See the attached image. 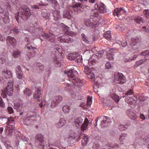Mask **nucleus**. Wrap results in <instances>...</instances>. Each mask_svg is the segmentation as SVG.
I'll return each mask as SVG.
<instances>
[{
    "label": "nucleus",
    "instance_id": "f257e3e1",
    "mask_svg": "<svg viewBox=\"0 0 149 149\" xmlns=\"http://www.w3.org/2000/svg\"><path fill=\"white\" fill-rule=\"evenodd\" d=\"M77 73V72L72 68L68 71H65L64 72L65 74L68 76L70 81H72L74 85L79 87L80 86H82L83 84L81 81L76 79L75 75Z\"/></svg>",
    "mask_w": 149,
    "mask_h": 149
},
{
    "label": "nucleus",
    "instance_id": "f03ea898",
    "mask_svg": "<svg viewBox=\"0 0 149 149\" xmlns=\"http://www.w3.org/2000/svg\"><path fill=\"white\" fill-rule=\"evenodd\" d=\"M83 119L81 117H78L74 120V122L77 127L80 128L83 131L86 130L89 123L88 119L86 118L83 124Z\"/></svg>",
    "mask_w": 149,
    "mask_h": 149
},
{
    "label": "nucleus",
    "instance_id": "7ed1b4c3",
    "mask_svg": "<svg viewBox=\"0 0 149 149\" xmlns=\"http://www.w3.org/2000/svg\"><path fill=\"white\" fill-rule=\"evenodd\" d=\"M70 9H72V13L74 15H77L84 10V8L82 5L77 3L70 6Z\"/></svg>",
    "mask_w": 149,
    "mask_h": 149
},
{
    "label": "nucleus",
    "instance_id": "20e7f679",
    "mask_svg": "<svg viewBox=\"0 0 149 149\" xmlns=\"http://www.w3.org/2000/svg\"><path fill=\"white\" fill-rule=\"evenodd\" d=\"M31 15L30 10L27 7L24 8L22 10L18 12V15L23 20H26Z\"/></svg>",
    "mask_w": 149,
    "mask_h": 149
},
{
    "label": "nucleus",
    "instance_id": "39448f33",
    "mask_svg": "<svg viewBox=\"0 0 149 149\" xmlns=\"http://www.w3.org/2000/svg\"><path fill=\"white\" fill-rule=\"evenodd\" d=\"M54 50L56 53H59V56L58 57H56V58L54 59V63L57 64L56 65V67H59L61 66V61L59 60V57L61 56V53L62 52V47L58 45H56L55 46Z\"/></svg>",
    "mask_w": 149,
    "mask_h": 149
},
{
    "label": "nucleus",
    "instance_id": "423d86ee",
    "mask_svg": "<svg viewBox=\"0 0 149 149\" xmlns=\"http://www.w3.org/2000/svg\"><path fill=\"white\" fill-rule=\"evenodd\" d=\"M114 80L117 83L121 84L125 83L126 81L125 77L121 73H117L115 74Z\"/></svg>",
    "mask_w": 149,
    "mask_h": 149
},
{
    "label": "nucleus",
    "instance_id": "0eeeda50",
    "mask_svg": "<svg viewBox=\"0 0 149 149\" xmlns=\"http://www.w3.org/2000/svg\"><path fill=\"white\" fill-rule=\"evenodd\" d=\"M84 22V24L87 26H95L98 24V21L95 18L89 17L85 19Z\"/></svg>",
    "mask_w": 149,
    "mask_h": 149
},
{
    "label": "nucleus",
    "instance_id": "6e6552de",
    "mask_svg": "<svg viewBox=\"0 0 149 149\" xmlns=\"http://www.w3.org/2000/svg\"><path fill=\"white\" fill-rule=\"evenodd\" d=\"M125 11L122 8H117L114 10V15H116L119 19H122Z\"/></svg>",
    "mask_w": 149,
    "mask_h": 149
},
{
    "label": "nucleus",
    "instance_id": "1a4fd4ad",
    "mask_svg": "<svg viewBox=\"0 0 149 149\" xmlns=\"http://www.w3.org/2000/svg\"><path fill=\"white\" fill-rule=\"evenodd\" d=\"M13 81L8 82L6 88L4 91L5 94H7L9 96H11L13 93Z\"/></svg>",
    "mask_w": 149,
    "mask_h": 149
},
{
    "label": "nucleus",
    "instance_id": "9d476101",
    "mask_svg": "<svg viewBox=\"0 0 149 149\" xmlns=\"http://www.w3.org/2000/svg\"><path fill=\"white\" fill-rule=\"evenodd\" d=\"M58 40L61 42L66 43L70 44L74 41L73 39L70 38L68 36H62L59 37Z\"/></svg>",
    "mask_w": 149,
    "mask_h": 149
},
{
    "label": "nucleus",
    "instance_id": "9b49d317",
    "mask_svg": "<svg viewBox=\"0 0 149 149\" xmlns=\"http://www.w3.org/2000/svg\"><path fill=\"white\" fill-rule=\"evenodd\" d=\"M36 142L38 143L39 146H43V149H44V141L43 136L40 134H38L36 136Z\"/></svg>",
    "mask_w": 149,
    "mask_h": 149
},
{
    "label": "nucleus",
    "instance_id": "f8f14e48",
    "mask_svg": "<svg viewBox=\"0 0 149 149\" xmlns=\"http://www.w3.org/2000/svg\"><path fill=\"white\" fill-rule=\"evenodd\" d=\"M79 134V133H76L73 131H71L67 136L66 139L68 142H70L71 140L74 139L78 137Z\"/></svg>",
    "mask_w": 149,
    "mask_h": 149
},
{
    "label": "nucleus",
    "instance_id": "ddd939ff",
    "mask_svg": "<svg viewBox=\"0 0 149 149\" xmlns=\"http://www.w3.org/2000/svg\"><path fill=\"white\" fill-rule=\"evenodd\" d=\"M42 36L47 39L48 41L54 43L55 36L52 33L49 32L48 34H45L42 35Z\"/></svg>",
    "mask_w": 149,
    "mask_h": 149
},
{
    "label": "nucleus",
    "instance_id": "4468645a",
    "mask_svg": "<svg viewBox=\"0 0 149 149\" xmlns=\"http://www.w3.org/2000/svg\"><path fill=\"white\" fill-rule=\"evenodd\" d=\"M9 63V61L7 57V55L5 53H4L0 55V64H4L7 65Z\"/></svg>",
    "mask_w": 149,
    "mask_h": 149
},
{
    "label": "nucleus",
    "instance_id": "2eb2a0df",
    "mask_svg": "<svg viewBox=\"0 0 149 149\" xmlns=\"http://www.w3.org/2000/svg\"><path fill=\"white\" fill-rule=\"evenodd\" d=\"M125 100L132 107H134L136 104V101L132 97H127Z\"/></svg>",
    "mask_w": 149,
    "mask_h": 149
},
{
    "label": "nucleus",
    "instance_id": "dca6fc26",
    "mask_svg": "<svg viewBox=\"0 0 149 149\" xmlns=\"http://www.w3.org/2000/svg\"><path fill=\"white\" fill-rule=\"evenodd\" d=\"M95 7L97 8V10L102 13H105L106 11V9L104 7V4L102 3H100L98 4H96L95 5Z\"/></svg>",
    "mask_w": 149,
    "mask_h": 149
},
{
    "label": "nucleus",
    "instance_id": "f3484780",
    "mask_svg": "<svg viewBox=\"0 0 149 149\" xmlns=\"http://www.w3.org/2000/svg\"><path fill=\"white\" fill-rule=\"evenodd\" d=\"M84 71L87 75L88 78L92 79L95 78V75L93 72H91V70L88 68V67L86 65L85 66Z\"/></svg>",
    "mask_w": 149,
    "mask_h": 149
},
{
    "label": "nucleus",
    "instance_id": "a211bd4d",
    "mask_svg": "<svg viewBox=\"0 0 149 149\" xmlns=\"http://www.w3.org/2000/svg\"><path fill=\"white\" fill-rule=\"evenodd\" d=\"M13 119V118H12L10 120H8L9 124L5 128V130L7 132H8L9 133H10L12 132V130L13 129L14 127L13 125H10L9 124L12 123L13 124V123H14Z\"/></svg>",
    "mask_w": 149,
    "mask_h": 149
},
{
    "label": "nucleus",
    "instance_id": "6ab92c4d",
    "mask_svg": "<svg viewBox=\"0 0 149 149\" xmlns=\"http://www.w3.org/2000/svg\"><path fill=\"white\" fill-rule=\"evenodd\" d=\"M61 100V97L56 96L54 97L52 99L51 104V107L53 108L57 105Z\"/></svg>",
    "mask_w": 149,
    "mask_h": 149
},
{
    "label": "nucleus",
    "instance_id": "aec40b11",
    "mask_svg": "<svg viewBox=\"0 0 149 149\" xmlns=\"http://www.w3.org/2000/svg\"><path fill=\"white\" fill-rule=\"evenodd\" d=\"M72 9H70V7L67 8V10H65L63 12V16L64 17L70 19L71 17V13H72Z\"/></svg>",
    "mask_w": 149,
    "mask_h": 149
},
{
    "label": "nucleus",
    "instance_id": "412c9836",
    "mask_svg": "<svg viewBox=\"0 0 149 149\" xmlns=\"http://www.w3.org/2000/svg\"><path fill=\"white\" fill-rule=\"evenodd\" d=\"M6 41L7 44L9 45L13 46L15 45L16 40L14 38L10 36H8L6 38Z\"/></svg>",
    "mask_w": 149,
    "mask_h": 149
},
{
    "label": "nucleus",
    "instance_id": "4be33fe9",
    "mask_svg": "<svg viewBox=\"0 0 149 149\" xmlns=\"http://www.w3.org/2000/svg\"><path fill=\"white\" fill-rule=\"evenodd\" d=\"M80 57V56H78V54L77 53H72L69 55L68 58L71 60H75L76 62L77 63L79 62V59Z\"/></svg>",
    "mask_w": 149,
    "mask_h": 149
},
{
    "label": "nucleus",
    "instance_id": "5701e85b",
    "mask_svg": "<svg viewBox=\"0 0 149 149\" xmlns=\"http://www.w3.org/2000/svg\"><path fill=\"white\" fill-rule=\"evenodd\" d=\"M41 88L38 87H36V93L33 95V98L34 99L38 98V101L40 100V96L41 95L40 91Z\"/></svg>",
    "mask_w": 149,
    "mask_h": 149
},
{
    "label": "nucleus",
    "instance_id": "b1692460",
    "mask_svg": "<svg viewBox=\"0 0 149 149\" xmlns=\"http://www.w3.org/2000/svg\"><path fill=\"white\" fill-rule=\"evenodd\" d=\"M106 50V52H107V58L109 59V60H112L114 58L113 54L112 53L113 52L112 49L108 48Z\"/></svg>",
    "mask_w": 149,
    "mask_h": 149
},
{
    "label": "nucleus",
    "instance_id": "393cba45",
    "mask_svg": "<svg viewBox=\"0 0 149 149\" xmlns=\"http://www.w3.org/2000/svg\"><path fill=\"white\" fill-rule=\"evenodd\" d=\"M2 74L6 79H10L12 77L11 72L8 70H4L3 71Z\"/></svg>",
    "mask_w": 149,
    "mask_h": 149
},
{
    "label": "nucleus",
    "instance_id": "a878e982",
    "mask_svg": "<svg viewBox=\"0 0 149 149\" xmlns=\"http://www.w3.org/2000/svg\"><path fill=\"white\" fill-rule=\"evenodd\" d=\"M22 107V105L21 102L19 101L17 102H15L14 103V109L19 111L21 110Z\"/></svg>",
    "mask_w": 149,
    "mask_h": 149
},
{
    "label": "nucleus",
    "instance_id": "bb28decb",
    "mask_svg": "<svg viewBox=\"0 0 149 149\" xmlns=\"http://www.w3.org/2000/svg\"><path fill=\"white\" fill-rule=\"evenodd\" d=\"M100 79L99 77H97L94 80V83L95 85V86H94V91L95 93H96L98 92V91L97 90L96 88H99V86H100V82L98 81V80H97L98 79Z\"/></svg>",
    "mask_w": 149,
    "mask_h": 149
},
{
    "label": "nucleus",
    "instance_id": "cd10ccee",
    "mask_svg": "<svg viewBox=\"0 0 149 149\" xmlns=\"http://www.w3.org/2000/svg\"><path fill=\"white\" fill-rule=\"evenodd\" d=\"M134 21L138 25L139 24L142 25L145 22V20L141 17L137 16L134 19Z\"/></svg>",
    "mask_w": 149,
    "mask_h": 149
},
{
    "label": "nucleus",
    "instance_id": "c85d7f7f",
    "mask_svg": "<svg viewBox=\"0 0 149 149\" xmlns=\"http://www.w3.org/2000/svg\"><path fill=\"white\" fill-rule=\"evenodd\" d=\"M60 13V11L56 10L53 12L54 19L55 21H56L60 19L61 16Z\"/></svg>",
    "mask_w": 149,
    "mask_h": 149
},
{
    "label": "nucleus",
    "instance_id": "c756f323",
    "mask_svg": "<svg viewBox=\"0 0 149 149\" xmlns=\"http://www.w3.org/2000/svg\"><path fill=\"white\" fill-rule=\"evenodd\" d=\"M66 120L63 118H61L59 120V121L56 125L57 128H60L63 127L66 123Z\"/></svg>",
    "mask_w": 149,
    "mask_h": 149
},
{
    "label": "nucleus",
    "instance_id": "7c9ffc66",
    "mask_svg": "<svg viewBox=\"0 0 149 149\" xmlns=\"http://www.w3.org/2000/svg\"><path fill=\"white\" fill-rule=\"evenodd\" d=\"M81 38L82 40L87 44H90L91 42V40L90 38H88L87 36L84 33L81 34Z\"/></svg>",
    "mask_w": 149,
    "mask_h": 149
},
{
    "label": "nucleus",
    "instance_id": "2f4dec72",
    "mask_svg": "<svg viewBox=\"0 0 149 149\" xmlns=\"http://www.w3.org/2000/svg\"><path fill=\"white\" fill-rule=\"evenodd\" d=\"M42 15L44 18L47 19L49 18V13L46 10H44L42 11Z\"/></svg>",
    "mask_w": 149,
    "mask_h": 149
},
{
    "label": "nucleus",
    "instance_id": "473e14b6",
    "mask_svg": "<svg viewBox=\"0 0 149 149\" xmlns=\"http://www.w3.org/2000/svg\"><path fill=\"white\" fill-rule=\"evenodd\" d=\"M85 62L86 63H88V65L89 66H93L96 63L97 61L95 59H89V60L85 61Z\"/></svg>",
    "mask_w": 149,
    "mask_h": 149
},
{
    "label": "nucleus",
    "instance_id": "72a5a7b5",
    "mask_svg": "<svg viewBox=\"0 0 149 149\" xmlns=\"http://www.w3.org/2000/svg\"><path fill=\"white\" fill-rule=\"evenodd\" d=\"M130 125V124L128 123L126 124L125 125L120 124L119 125L118 127V129L121 131H123L127 128Z\"/></svg>",
    "mask_w": 149,
    "mask_h": 149
},
{
    "label": "nucleus",
    "instance_id": "f704fd0d",
    "mask_svg": "<svg viewBox=\"0 0 149 149\" xmlns=\"http://www.w3.org/2000/svg\"><path fill=\"white\" fill-rule=\"evenodd\" d=\"M91 15L94 17H97L98 16L99 13L96 7L91 10Z\"/></svg>",
    "mask_w": 149,
    "mask_h": 149
},
{
    "label": "nucleus",
    "instance_id": "c9c22d12",
    "mask_svg": "<svg viewBox=\"0 0 149 149\" xmlns=\"http://www.w3.org/2000/svg\"><path fill=\"white\" fill-rule=\"evenodd\" d=\"M104 37L107 40H110L111 38V35L110 31H107L103 34Z\"/></svg>",
    "mask_w": 149,
    "mask_h": 149
},
{
    "label": "nucleus",
    "instance_id": "e433bc0d",
    "mask_svg": "<svg viewBox=\"0 0 149 149\" xmlns=\"http://www.w3.org/2000/svg\"><path fill=\"white\" fill-rule=\"evenodd\" d=\"M21 54V51L19 50L14 51L13 52L12 56L14 58L19 57Z\"/></svg>",
    "mask_w": 149,
    "mask_h": 149
},
{
    "label": "nucleus",
    "instance_id": "4c0bfd02",
    "mask_svg": "<svg viewBox=\"0 0 149 149\" xmlns=\"http://www.w3.org/2000/svg\"><path fill=\"white\" fill-rule=\"evenodd\" d=\"M47 4L44 3H39L38 5H35L32 6V8L35 9H41L42 6H47Z\"/></svg>",
    "mask_w": 149,
    "mask_h": 149
},
{
    "label": "nucleus",
    "instance_id": "58836bf2",
    "mask_svg": "<svg viewBox=\"0 0 149 149\" xmlns=\"http://www.w3.org/2000/svg\"><path fill=\"white\" fill-rule=\"evenodd\" d=\"M104 52V51L103 50L98 51L97 53V55H93L92 56V58L93 57H95L96 56V57H97L98 58H100L102 56Z\"/></svg>",
    "mask_w": 149,
    "mask_h": 149
},
{
    "label": "nucleus",
    "instance_id": "ea45409f",
    "mask_svg": "<svg viewBox=\"0 0 149 149\" xmlns=\"http://www.w3.org/2000/svg\"><path fill=\"white\" fill-rule=\"evenodd\" d=\"M88 141V136L84 135V136L83 139L81 141V144L83 146H85L87 144Z\"/></svg>",
    "mask_w": 149,
    "mask_h": 149
},
{
    "label": "nucleus",
    "instance_id": "a19ab883",
    "mask_svg": "<svg viewBox=\"0 0 149 149\" xmlns=\"http://www.w3.org/2000/svg\"><path fill=\"white\" fill-rule=\"evenodd\" d=\"M61 26L65 33H66L69 31V27L61 23Z\"/></svg>",
    "mask_w": 149,
    "mask_h": 149
},
{
    "label": "nucleus",
    "instance_id": "79ce46f5",
    "mask_svg": "<svg viewBox=\"0 0 149 149\" xmlns=\"http://www.w3.org/2000/svg\"><path fill=\"white\" fill-rule=\"evenodd\" d=\"M145 61L146 59H144L141 60L139 61H137L136 62L134 66V68H135L137 67L138 66L142 63L144 62Z\"/></svg>",
    "mask_w": 149,
    "mask_h": 149
},
{
    "label": "nucleus",
    "instance_id": "37998d69",
    "mask_svg": "<svg viewBox=\"0 0 149 149\" xmlns=\"http://www.w3.org/2000/svg\"><path fill=\"white\" fill-rule=\"evenodd\" d=\"M109 97H111L117 103H118L119 100L118 96L115 95H109Z\"/></svg>",
    "mask_w": 149,
    "mask_h": 149
},
{
    "label": "nucleus",
    "instance_id": "c03bdc74",
    "mask_svg": "<svg viewBox=\"0 0 149 149\" xmlns=\"http://www.w3.org/2000/svg\"><path fill=\"white\" fill-rule=\"evenodd\" d=\"M70 109V107L68 105L64 106L62 107L63 111L65 113L68 112Z\"/></svg>",
    "mask_w": 149,
    "mask_h": 149
},
{
    "label": "nucleus",
    "instance_id": "a18cd8bd",
    "mask_svg": "<svg viewBox=\"0 0 149 149\" xmlns=\"http://www.w3.org/2000/svg\"><path fill=\"white\" fill-rule=\"evenodd\" d=\"M30 43H28L27 44V45L26 46V48L29 50L32 49H36V48L33 46L34 45L33 44L29 45Z\"/></svg>",
    "mask_w": 149,
    "mask_h": 149
},
{
    "label": "nucleus",
    "instance_id": "49530a36",
    "mask_svg": "<svg viewBox=\"0 0 149 149\" xmlns=\"http://www.w3.org/2000/svg\"><path fill=\"white\" fill-rule=\"evenodd\" d=\"M24 93L26 96H30L31 94V90L29 88H26L24 91Z\"/></svg>",
    "mask_w": 149,
    "mask_h": 149
},
{
    "label": "nucleus",
    "instance_id": "de8ad7c7",
    "mask_svg": "<svg viewBox=\"0 0 149 149\" xmlns=\"http://www.w3.org/2000/svg\"><path fill=\"white\" fill-rule=\"evenodd\" d=\"M127 136V134L126 133H123L120 136L119 140L120 142H122L126 138Z\"/></svg>",
    "mask_w": 149,
    "mask_h": 149
},
{
    "label": "nucleus",
    "instance_id": "09e8293b",
    "mask_svg": "<svg viewBox=\"0 0 149 149\" xmlns=\"http://www.w3.org/2000/svg\"><path fill=\"white\" fill-rule=\"evenodd\" d=\"M138 42V40L136 39V38H133L132 39L130 42H132V43H130V46H133L135 45V43Z\"/></svg>",
    "mask_w": 149,
    "mask_h": 149
},
{
    "label": "nucleus",
    "instance_id": "8fccbe9b",
    "mask_svg": "<svg viewBox=\"0 0 149 149\" xmlns=\"http://www.w3.org/2000/svg\"><path fill=\"white\" fill-rule=\"evenodd\" d=\"M16 73V77L17 78L20 79L22 78L23 75L22 72L17 71Z\"/></svg>",
    "mask_w": 149,
    "mask_h": 149
},
{
    "label": "nucleus",
    "instance_id": "3c124183",
    "mask_svg": "<svg viewBox=\"0 0 149 149\" xmlns=\"http://www.w3.org/2000/svg\"><path fill=\"white\" fill-rule=\"evenodd\" d=\"M92 97H91L89 96L87 98V105L88 107H90L92 103Z\"/></svg>",
    "mask_w": 149,
    "mask_h": 149
},
{
    "label": "nucleus",
    "instance_id": "603ef678",
    "mask_svg": "<svg viewBox=\"0 0 149 149\" xmlns=\"http://www.w3.org/2000/svg\"><path fill=\"white\" fill-rule=\"evenodd\" d=\"M103 120L101 122V126L102 127H103L104 126V124H105L106 122V121L107 119V117L105 116H103Z\"/></svg>",
    "mask_w": 149,
    "mask_h": 149
},
{
    "label": "nucleus",
    "instance_id": "864d4df0",
    "mask_svg": "<svg viewBox=\"0 0 149 149\" xmlns=\"http://www.w3.org/2000/svg\"><path fill=\"white\" fill-rule=\"evenodd\" d=\"M143 14L147 18H149V9L144 10L143 11Z\"/></svg>",
    "mask_w": 149,
    "mask_h": 149
},
{
    "label": "nucleus",
    "instance_id": "5fc2aeb1",
    "mask_svg": "<svg viewBox=\"0 0 149 149\" xmlns=\"http://www.w3.org/2000/svg\"><path fill=\"white\" fill-rule=\"evenodd\" d=\"M141 55L142 56H149V50L144 51L141 53Z\"/></svg>",
    "mask_w": 149,
    "mask_h": 149
},
{
    "label": "nucleus",
    "instance_id": "6e6d98bb",
    "mask_svg": "<svg viewBox=\"0 0 149 149\" xmlns=\"http://www.w3.org/2000/svg\"><path fill=\"white\" fill-rule=\"evenodd\" d=\"M52 3L53 4V6L54 8L56 10H57L59 9V5L56 0V2L53 3Z\"/></svg>",
    "mask_w": 149,
    "mask_h": 149
},
{
    "label": "nucleus",
    "instance_id": "4d7b16f0",
    "mask_svg": "<svg viewBox=\"0 0 149 149\" xmlns=\"http://www.w3.org/2000/svg\"><path fill=\"white\" fill-rule=\"evenodd\" d=\"M137 57V55H134V57L132 58H128V59H126L124 61L125 62H128L129 61H132V60H134Z\"/></svg>",
    "mask_w": 149,
    "mask_h": 149
},
{
    "label": "nucleus",
    "instance_id": "13d9d810",
    "mask_svg": "<svg viewBox=\"0 0 149 149\" xmlns=\"http://www.w3.org/2000/svg\"><path fill=\"white\" fill-rule=\"evenodd\" d=\"M128 116L130 118L133 119H134L136 118V116L135 114L132 112H130V113L129 114H128Z\"/></svg>",
    "mask_w": 149,
    "mask_h": 149
},
{
    "label": "nucleus",
    "instance_id": "bf43d9fd",
    "mask_svg": "<svg viewBox=\"0 0 149 149\" xmlns=\"http://www.w3.org/2000/svg\"><path fill=\"white\" fill-rule=\"evenodd\" d=\"M105 67L106 69H109L111 68V66L110 62H107L105 64Z\"/></svg>",
    "mask_w": 149,
    "mask_h": 149
},
{
    "label": "nucleus",
    "instance_id": "052dcab7",
    "mask_svg": "<svg viewBox=\"0 0 149 149\" xmlns=\"http://www.w3.org/2000/svg\"><path fill=\"white\" fill-rule=\"evenodd\" d=\"M36 29L34 27L31 26L28 29V31L31 33H34Z\"/></svg>",
    "mask_w": 149,
    "mask_h": 149
},
{
    "label": "nucleus",
    "instance_id": "680f3d73",
    "mask_svg": "<svg viewBox=\"0 0 149 149\" xmlns=\"http://www.w3.org/2000/svg\"><path fill=\"white\" fill-rule=\"evenodd\" d=\"M18 29L17 28H13V29L11 30V32H13L14 34H16L18 32Z\"/></svg>",
    "mask_w": 149,
    "mask_h": 149
},
{
    "label": "nucleus",
    "instance_id": "e2e57ef3",
    "mask_svg": "<svg viewBox=\"0 0 149 149\" xmlns=\"http://www.w3.org/2000/svg\"><path fill=\"white\" fill-rule=\"evenodd\" d=\"M2 18L3 19L4 22H5V20H7L8 19L9 17L8 15L7 12L6 13L5 15H4L2 17Z\"/></svg>",
    "mask_w": 149,
    "mask_h": 149
},
{
    "label": "nucleus",
    "instance_id": "0e129e2a",
    "mask_svg": "<svg viewBox=\"0 0 149 149\" xmlns=\"http://www.w3.org/2000/svg\"><path fill=\"white\" fill-rule=\"evenodd\" d=\"M66 34L70 36H73L75 35V33L73 31H69Z\"/></svg>",
    "mask_w": 149,
    "mask_h": 149
},
{
    "label": "nucleus",
    "instance_id": "69168bd1",
    "mask_svg": "<svg viewBox=\"0 0 149 149\" xmlns=\"http://www.w3.org/2000/svg\"><path fill=\"white\" fill-rule=\"evenodd\" d=\"M37 66L41 70H42L44 69V66L41 63H38L37 64Z\"/></svg>",
    "mask_w": 149,
    "mask_h": 149
},
{
    "label": "nucleus",
    "instance_id": "338daca9",
    "mask_svg": "<svg viewBox=\"0 0 149 149\" xmlns=\"http://www.w3.org/2000/svg\"><path fill=\"white\" fill-rule=\"evenodd\" d=\"M133 94V93L132 91V90H130L129 91H128L125 94V95H126L127 96L128 95H132Z\"/></svg>",
    "mask_w": 149,
    "mask_h": 149
},
{
    "label": "nucleus",
    "instance_id": "774afa93",
    "mask_svg": "<svg viewBox=\"0 0 149 149\" xmlns=\"http://www.w3.org/2000/svg\"><path fill=\"white\" fill-rule=\"evenodd\" d=\"M142 30L144 31L145 32L149 33V28H147L146 26H143L142 27Z\"/></svg>",
    "mask_w": 149,
    "mask_h": 149
}]
</instances>
